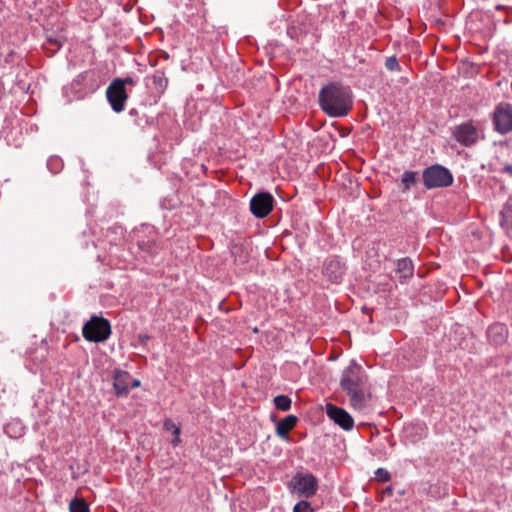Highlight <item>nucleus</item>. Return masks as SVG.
Segmentation results:
<instances>
[{
	"label": "nucleus",
	"mask_w": 512,
	"mask_h": 512,
	"mask_svg": "<svg viewBox=\"0 0 512 512\" xmlns=\"http://www.w3.org/2000/svg\"><path fill=\"white\" fill-rule=\"evenodd\" d=\"M5 139H6V141H7V144H8V145H11V144H12V143H11V141H10V139H8V138H7V136H5Z\"/></svg>",
	"instance_id": "obj_37"
},
{
	"label": "nucleus",
	"mask_w": 512,
	"mask_h": 512,
	"mask_svg": "<svg viewBox=\"0 0 512 512\" xmlns=\"http://www.w3.org/2000/svg\"><path fill=\"white\" fill-rule=\"evenodd\" d=\"M47 167L52 173L57 174L63 167L62 159L58 156H51L47 160Z\"/></svg>",
	"instance_id": "obj_25"
},
{
	"label": "nucleus",
	"mask_w": 512,
	"mask_h": 512,
	"mask_svg": "<svg viewBox=\"0 0 512 512\" xmlns=\"http://www.w3.org/2000/svg\"><path fill=\"white\" fill-rule=\"evenodd\" d=\"M367 379L365 371L355 360H352L342 372L340 386L349 396L351 405L355 409L361 410L366 406Z\"/></svg>",
	"instance_id": "obj_2"
},
{
	"label": "nucleus",
	"mask_w": 512,
	"mask_h": 512,
	"mask_svg": "<svg viewBox=\"0 0 512 512\" xmlns=\"http://www.w3.org/2000/svg\"><path fill=\"white\" fill-rule=\"evenodd\" d=\"M413 263L410 258L405 257L398 259L395 263V271L403 278H408L413 275Z\"/></svg>",
	"instance_id": "obj_15"
},
{
	"label": "nucleus",
	"mask_w": 512,
	"mask_h": 512,
	"mask_svg": "<svg viewBox=\"0 0 512 512\" xmlns=\"http://www.w3.org/2000/svg\"><path fill=\"white\" fill-rule=\"evenodd\" d=\"M479 128L472 120L463 122L452 128V136L460 145L472 147L482 138Z\"/></svg>",
	"instance_id": "obj_6"
},
{
	"label": "nucleus",
	"mask_w": 512,
	"mask_h": 512,
	"mask_svg": "<svg viewBox=\"0 0 512 512\" xmlns=\"http://www.w3.org/2000/svg\"><path fill=\"white\" fill-rule=\"evenodd\" d=\"M326 412L328 417L344 430H350L353 428V418L343 408L337 407L333 404H327Z\"/></svg>",
	"instance_id": "obj_12"
},
{
	"label": "nucleus",
	"mask_w": 512,
	"mask_h": 512,
	"mask_svg": "<svg viewBox=\"0 0 512 512\" xmlns=\"http://www.w3.org/2000/svg\"><path fill=\"white\" fill-rule=\"evenodd\" d=\"M418 180V172L407 170L401 175V184L400 188L403 193L408 192L411 188H413L417 184Z\"/></svg>",
	"instance_id": "obj_16"
},
{
	"label": "nucleus",
	"mask_w": 512,
	"mask_h": 512,
	"mask_svg": "<svg viewBox=\"0 0 512 512\" xmlns=\"http://www.w3.org/2000/svg\"><path fill=\"white\" fill-rule=\"evenodd\" d=\"M113 388L116 396L123 397L129 393L131 375L127 371L115 369L113 372Z\"/></svg>",
	"instance_id": "obj_13"
},
{
	"label": "nucleus",
	"mask_w": 512,
	"mask_h": 512,
	"mask_svg": "<svg viewBox=\"0 0 512 512\" xmlns=\"http://www.w3.org/2000/svg\"><path fill=\"white\" fill-rule=\"evenodd\" d=\"M274 405L281 411H289L291 409L292 400L287 395H278L273 400Z\"/></svg>",
	"instance_id": "obj_22"
},
{
	"label": "nucleus",
	"mask_w": 512,
	"mask_h": 512,
	"mask_svg": "<svg viewBox=\"0 0 512 512\" xmlns=\"http://www.w3.org/2000/svg\"><path fill=\"white\" fill-rule=\"evenodd\" d=\"M505 327L503 325H492L488 328V336L493 339L494 343L498 344L504 341Z\"/></svg>",
	"instance_id": "obj_21"
},
{
	"label": "nucleus",
	"mask_w": 512,
	"mask_h": 512,
	"mask_svg": "<svg viewBox=\"0 0 512 512\" xmlns=\"http://www.w3.org/2000/svg\"><path fill=\"white\" fill-rule=\"evenodd\" d=\"M292 491L306 498L316 494L318 488V480L311 473H296L289 484Z\"/></svg>",
	"instance_id": "obj_8"
},
{
	"label": "nucleus",
	"mask_w": 512,
	"mask_h": 512,
	"mask_svg": "<svg viewBox=\"0 0 512 512\" xmlns=\"http://www.w3.org/2000/svg\"><path fill=\"white\" fill-rule=\"evenodd\" d=\"M138 114H139V112H138V110H137V109H135V108H132V109H130V111H129V115H130L131 117H137V116H138Z\"/></svg>",
	"instance_id": "obj_34"
},
{
	"label": "nucleus",
	"mask_w": 512,
	"mask_h": 512,
	"mask_svg": "<svg viewBox=\"0 0 512 512\" xmlns=\"http://www.w3.org/2000/svg\"><path fill=\"white\" fill-rule=\"evenodd\" d=\"M500 225L509 237H512V196L504 203L500 211Z\"/></svg>",
	"instance_id": "obj_14"
},
{
	"label": "nucleus",
	"mask_w": 512,
	"mask_h": 512,
	"mask_svg": "<svg viewBox=\"0 0 512 512\" xmlns=\"http://www.w3.org/2000/svg\"><path fill=\"white\" fill-rule=\"evenodd\" d=\"M318 102L322 111L329 117H345L353 105L351 89L338 82H331L320 89Z\"/></svg>",
	"instance_id": "obj_1"
},
{
	"label": "nucleus",
	"mask_w": 512,
	"mask_h": 512,
	"mask_svg": "<svg viewBox=\"0 0 512 512\" xmlns=\"http://www.w3.org/2000/svg\"><path fill=\"white\" fill-rule=\"evenodd\" d=\"M70 512H90L87 503L83 499L74 498L69 505Z\"/></svg>",
	"instance_id": "obj_24"
},
{
	"label": "nucleus",
	"mask_w": 512,
	"mask_h": 512,
	"mask_svg": "<svg viewBox=\"0 0 512 512\" xmlns=\"http://www.w3.org/2000/svg\"><path fill=\"white\" fill-rule=\"evenodd\" d=\"M375 476L381 482H388L391 479L390 473L384 468H378L375 471Z\"/></svg>",
	"instance_id": "obj_28"
},
{
	"label": "nucleus",
	"mask_w": 512,
	"mask_h": 512,
	"mask_svg": "<svg viewBox=\"0 0 512 512\" xmlns=\"http://www.w3.org/2000/svg\"><path fill=\"white\" fill-rule=\"evenodd\" d=\"M150 339V335L146 334V333H141L138 335V340L139 342L142 344V345H145L146 342Z\"/></svg>",
	"instance_id": "obj_30"
},
{
	"label": "nucleus",
	"mask_w": 512,
	"mask_h": 512,
	"mask_svg": "<svg viewBox=\"0 0 512 512\" xmlns=\"http://www.w3.org/2000/svg\"><path fill=\"white\" fill-rule=\"evenodd\" d=\"M297 417L288 415L282 419L276 426L277 433L280 436H285L297 423Z\"/></svg>",
	"instance_id": "obj_18"
},
{
	"label": "nucleus",
	"mask_w": 512,
	"mask_h": 512,
	"mask_svg": "<svg viewBox=\"0 0 512 512\" xmlns=\"http://www.w3.org/2000/svg\"><path fill=\"white\" fill-rule=\"evenodd\" d=\"M141 384L140 380L139 379H132L130 380V383H129V390L131 388H136V387H139Z\"/></svg>",
	"instance_id": "obj_32"
},
{
	"label": "nucleus",
	"mask_w": 512,
	"mask_h": 512,
	"mask_svg": "<svg viewBox=\"0 0 512 512\" xmlns=\"http://www.w3.org/2000/svg\"><path fill=\"white\" fill-rule=\"evenodd\" d=\"M385 67L390 71H400V64L396 56H390L385 61Z\"/></svg>",
	"instance_id": "obj_27"
},
{
	"label": "nucleus",
	"mask_w": 512,
	"mask_h": 512,
	"mask_svg": "<svg viewBox=\"0 0 512 512\" xmlns=\"http://www.w3.org/2000/svg\"><path fill=\"white\" fill-rule=\"evenodd\" d=\"M132 237L135 239L138 248L149 256H154L160 250L157 242V232L154 227L142 224L136 227L132 232Z\"/></svg>",
	"instance_id": "obj_4"
},
{
	"label": "nucleus",
	"mask_w": 512,
	"mask_h": 512,
	"mask_svg": "<svg viewBox=\"0 0 512 512\" xmlns=\"http://www.w3.org/2000/svg\"><path fill=\"white\" fill-rule=\"evenodd\" d=\"M504 172L509 173L510 175H512V165H506L504 167Z\"/></svg>",
	"instance_id": "obj_36"
},
{
	"label": "nucleus",
	"mask_w": 512,
	"mask_h": 512,
	"mask_svg": "<svg viewBox=\"0 0 512 512\" xmlns=\"http://www.w3.org/2000/svg\"><path fill=\"white\" fill-rule=\"evenodd\" d=\"M293 512H314L310 502L301 500L295 504Z\"/></svg>",
	"instance_id": "obj_26"
},
{
	"label": "nucleus",
	"mask_w": 512,
	"mask_h": 512,
	"mask_svg": "<svg viewBox=\"0 0 512 512\" xmlns=\"http://www.w3.org/2000/svg\"><path fill=\"white\" fill-rule=\"evenodd\" d=\"M4 433L13 439L22 437L25 433V428L19 421H12L4 426Z\"/></svg>",
	"instance_id": "obj_17"
},
{
	"label": "nucleus",
	"mask_w": 512,
	"mask_h": 512,
	"mask_svg": "<svg viewBox=\"0 0 512 512\" xmlns=\"http://www.w3.org/2000/svg\"><path fill=\"white\" fill-rule=\"evenodd\" d=\"M106 96L114 112L120 113L124 110L128 94L125 87H122L120 78L112 80L107 87Z\"/></svg>",
	"instance_id": "obj_9"
},
{
	"label": "nucleus",
	"mask_w": 512,
	"mask_h": 512,
	"mask_svg": "<svg viewBox=\"0 0 512 512\" xmlns=\"http://www.w3.org/2000/svg\"><path fill=\"white\" fill-rule=\"evenodd\" d=\"M422 179L425 188L428 190L449 187L454 181L451 171L440 164L425 168L422 172Z\"/></svg>",
	"instance_id": "obj_3"
},
{
	"label": "nucleus",
	"mask_w": 512,
	"mask_h": 512,
	"mask_svg": "<svg viewBox=\"0 0 512 512\" xmlns=\"http://www.w3.org/2000/svg\"><path fill=\"white\" fill-rule=\"evenodd\" d=\"M164 429L168 432H171L173 435L171 444L178 446L180 444V427L177 426L173 420L166 419L164 421Z\"/></svg>",
	"instance_id": "obj_20"
},
{
	"label": "nucleus",
	"mask_w": 512,
	"mask_h": 512,
	"mask_svg": "<svg viewBox=\"0 0 512 512\" xmlns=\"http://www.w3.org/2000/svg\"><path fill=\"white\" fill-rule=\"evenodd\" d=\"M393 489L391 486H388L384 489L383 493L386 495H392Z\"/></svg>",
	"instance_id": "obj_35"
},
{
	"label": "nucleus",
	"mask_w": 512,
	"mask_h": 512,
	"mask_svg": "<svg viewBox=\"0 0 512 512\" xmlns=\"http://www.w3.org/2000/svg\"><path fill=\"white\" fill-rule=\"evenodd\" d=\"M120 81L122 82V87H125V85H135V80L132 77H125L120 78Z\"/></svg>",
	"instance_id": "obj_29"
},
{
	"label": "nucleus",
	"mask_w": 512,
	"mask_h": 512,
	"mask_svg": "<svg viewBox=\"0 0 512 512\" xmlns=\"http://www.w3.org/2000/svg\"><path fill=\"white\" fill-rule=\"evenodd\" d=\"M345 272V263L338 257L328 258L323 264L322 273L331 283H340Z\"/></svg>",
	"instance_id": "obj_11"
},
{
	"label": "nucleus",
	"mask_w": 512,
	"mask_h": 512,
	"mask_svg": "<svg viewBox=\"0 0 512 512\" xmlns=\"http://www.w3.org/2000/svg\"><path fill=\"white\" fill-rule=\"evenodd\" d=\"M83 337L89 342H104L111 335L110 322L98 316H92L82 328Z\"/></svg>",
	"instance_id": "obj_5"
},
{
	"label": "nucleus",
	"mask_w": 512,
	"mask_h": 512,
	"mask_svg": "<svg viewBox=\"0 0 512 512\" xmlns=\"http://www.w3.org/2000/svg\"><path fill=\"white\" fill-rule=\"evenodd\" d=\"M135 124L137 126H144L146 124H148V120L146 117H142V118H139V119H135Z\"/></svg>",
	"instance_id": "obj_31"
},
{
	"label": "nucleus",
	"mask_w": 512,
	"mask_h": 512,
	"mask_svg": "<svg viewBox=\"0 0 512 512\" xmlns=\"http://www.w3.org/2000/svg\"><path fill=\"white\" fill-rule=\"evenodd\" d=\"M124 229L120 225H114L107 229L106 237L110 238L111 242L117 243L123 237Z\"/></svg>",
	"instance_id": "obj_23"
},
{
	"label": "nucleus",
	"mask_w": 512,
	"mask_h": 512,
	"mask_svg": "<svg viewBox=\"0 0 512 512\" xmlns=\"http://www.w3.org/2000/svg\"><path fill=\"white\" fill-rule=\"evenodd\" d=\"M89 76H94V73H92V72H84L81 75H79V78L86 79Z\"/></svg>",
	"instance_id": "obj_33"
},
{
	"label": "nucleus",
	"mask_w": 512,
	"mask_h": 512,
	"mask_svg": "<svg viewBox=\"0 0 512 512\" xmlns=\"http://www.w3.org/2000/svg\"><path fill=\"white\" fill-rule=\"evenodd\" d=\"M152 81L157 92L160 94L164 93L168 86V78L165 76V73L157 70L152 76Z\"/></svg>",
	"instance_id": "obj_19"
},
{
	"label": "nucleus",
	"mask_w": 512,
	"mask_h": 512,
	"mask_svg": "<svg viewBox=\"0 0 512 512\" xmlns=\"http://www.w3.org/2000/svg\"><path fill=\"white\" fill-rule=\"evenodd\" d=\"M274 198L269 192H261L250 200V211L257 218L266 217L273 209Z\"/></svg>",
	"instance_id": "obj_10"
},
{
	"label": "nucleus",
	"mask_w": 512,
	"mask_h": 512,
	"mask_svg": "<svg viewBox=\"0 0 512 512\" xmlns=\"http://www.w3.org/2000/svg\"><path fill=\"white\" fill-rule=\"evenodd\" d=\"M494 130L499 134L512 132V104L500 102L496 105L492 115Z\"/></svg>",
	"instance_id": "obj_7"
}]
</instances>
